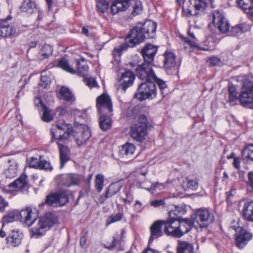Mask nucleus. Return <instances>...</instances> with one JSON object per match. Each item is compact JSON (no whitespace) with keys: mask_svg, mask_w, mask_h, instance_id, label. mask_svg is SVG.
Segmentation results:
<instances>
[{"mask_svg":"<svg viewBox=\"0 0 253 253\" xmlns=\"http://www.w3.org/2000/svg\"><path fill=\"white\" fill-rule=\"evenodd\" d=\"M32 213V210L29 207L20 211H18V220L28 226H33L31 229L32 236L41 237L45 234L52 226L58 223V217L52 212H46L39 219L35 217L33 219Z\"/></svg>","mask_w":253,"mask_h":253,"instance_id":"obj_1","label":"nucleus"},{"mask_svg":"<svg viewBox=\"0 0 253 253\" xmlns=\"http://www.w3.org/2000/svg\"><path fill=\"white\" fill-rule=\"evenodd\" d=\"M157 24L149 20L140 26H136L131 29L125 38V42L119 47L115 48L113 52L114 57H120L122 52L128 47H133L143 42L145 39H151L155 36Z\"/></svg>","mask_w":253,"mask_h":253,"instance_id":"obj_2","label":"nucleus"},{"mask_svg":"<svg viewBox=\"0 0 253 253\" xmlns=\"http://www.w3.org/2000/svg\"><path fill=\"white\" fill-rule=\"evenodd\" d=\"M237 81L241 86L239 102L244 107H250L253 104V78L247 75L237 77Z\"/></svg>","mask_w":253,"mask_h":253,"instance_id":"obj_3","label":"nucleus"},{"mask_svg":"<svg viewBox=\"0 0 253 253\" xmlns=\"http://www.w3.org/2000/svg\"><path fill=\"white\" fill-rule=\"evenodd\" d=\"M76 70L74 69L69 64L68 60L65 57L61 58L57 62V66L71 74H77L81 77L87 75L88 66L84 59H76L75 61Z\"/></svg>","mask_w":253,"mask_h":253,"instance_id":"obj_4","label":"nucleus"},{"mask_svg":"<svg viewBox=\"0 0 253 253\" xmlns=\"http://www.w3.org/2000/svg\"><path fill=\"white\" fill-rule=\"evenodd\" d=\"M192 218L200 228L203 229L207 228L214 221V216L208 209L202 208L195 211Z\"/></svg>","mask_w":253,"mask_h":253,"instance_id":"obj_5","label":"nucleus"},{"mask_svg":"<svg viewBox=\"0 0 253 253\" xmlns=\"http://www.w3.org/2000/svg\"><path fill=\"white\" fill-rule=\"evenodd\" d=\"M73 131V128L71 125L64 122L61 124L57 123L53 125L50 129L52 138L57 139L59 141H65L69 139Z\"/></svg>","mask_w":253,"mask_h":253,"instance_id":"obj_6","label":"nucleus"},{"mask_svg":"<svg viewBox=\"0 0 253 253\" xmlns=\"http://www.w3.org/2000/svg\"><path fill=\"white\" fill-rule=\"evenodd\" d=\"M156 87L154 81L144 82L139 84L134 97L139 101H143L153 96H156Z\"/></svg>","mask_w":253,"mask_h":253,"instance_id":"obj_7","label":"nucleus"},{"mask_svg":"<svg viewBox=\"0 0 253 253\" xmlns=\"http://www.w3.org/2000/svg\"><path fill=\"white\" fill-rule=\"evenodd\" d=\"M152 66V63L144 61L142 64L138 66L135 69L137 76L145 82L154 81V80L156 79V75Z\"/></svg>","mask_w":253,"mask_h":253,"instance_id":"obj_8","label":"nucleus"},{"mask_svg":"<svg viewBox=\"0 0 253 253\" xmlns=\"http://www.w3.org/2000/svg\"><path fill=\"white\" fill-rule=\"evenodd\" d=\"M68 201V193L64 191L53 193L46 196L44 204L53 207H59L64 206Z\"/></svg>","mask_w":253,"mask_h":253,"instance_id":"obj_9","label":"nucleus"},{"mask_svg":"<svg viewBox=\"0 0 253 253\" xmlns=\"http://www.w3.org/2000/svg\"><path fill=\"white\" fill-rule=\"evenodd\" d=\"M79 146L85 144L91 136L90 131L87 126L80 125L77 126L71 133Z\"/></svg>","mask_w":253,"mask_h":253,"instance_id":"obj_10","label":"nucleus"},{"mask_svg":"<svg viewBox=\"0 0 253 253\" xmlns=\"http://www.w3.org/2000/svg\"><path fill=\"white\" fill-rule=\"evenodd\" d=\"M212 22L221 33L224 34L229 31L230 24L224 15L219 11H215L212 13Z\"/></svg>","mask_w":253,"mask_h":253,"instance_id":"obj_11","label":"nucleus"},{"mask_svg":"<svg viewBox=\"0 0 253 253\" xmlns=\"http://www.w3.org/2000/svg\"><path fill=\"white\" fill-rule=\"evenodd\" d=\"M96 107L99 114H111L113 107L110 96L104 93L99 96L96 99Z\"/></svg>","mask_w":253,"mask_h":253,"instance_id":"obj_12","label":"nucleus"},{"mask_svg":"<svg viewBox=\"0 0 253 253\" xmlns=\"http://www.w3.org/2000/svg\"><path fill=\"white\" fill-rule=\"evenodd\" d=\"M195 3L192 6H187L184 4L182 7L183 14L186 17L195 15L197 16L199 15V11H203L206 8L207 3L211 0H195Z\"/></svg>","mask_w":253,"mask_h":253,"instance_id":"obj_13","label":"nucleus"},{"mask_svg":"<svg viewBox=\"0 0 253 253\" xmlns=\"http://www.w3.org/2000/svg\"><path fill=\"white\" fill-rule=\"evenodd\" d=\"M147 134V128L144 124H133L130 128L129 135L135 141L142 143L145 139Z\"/></svg>","mask_w":253,"mask_h":253,"instance_id":"obj_14","label":"nucleus"},{"mask_svg":"<svg viewBox=\"0 0 253 253\" xmlns=\"http://www.w3.org/2000/svg\"><path fill=\"white\" fill-rule=\"evenodd\" d=\"M135 146L131 143L126 142L119 147V158L121 161H130L134 157Z\"/></svg>","mask_w":253,"mask_h":253,"instance_id":"obj_15","label":"nucleus"},{"mask_svg":"<svg viewBox=\"0 0 253 253\" xmlns=\"http://www.w3.org/2000/svg\"><path fill=\"white\" fill-rule=\"evenodd\" d=\"M194 224V221L192 218H183L178 221L176 238H180L188 233L193 228Z\"/></svg>","mask_w":253,"mask_h":253,"instance_id":"obj_16","label":"nucleus"},{"mask_svg":"<svg viewBox=\"0 0 253 253\" xmlns=\"http://www.w3.org/2000/svg\"><path fill=\"white\" fill-rule=\"evenodd\" d=\"M35 103L39 110L42 112V119L45 122H50L53 120L54 114L52 110L48 108L42 101L40 98L35 99Z\"/></svg>","mask_w":253,"mask_h":253,"instance_id":"obj_17","label":"nucleus"},{"mask_svg":"<svg viewBox=\"0 0 253 253\" xmlns=\"http://www.w3.org/2000/svg\"><path fill=\"white\" fill-rule=\"evenodd\" d=\"M164 227V232L168 236L176 238L178 221L168 218L161 220Z\"/></svg>","mask_w":253,"mask_h":253,"instance_id":"obj_18","label":"nucleus"},{"mask_svg":"<svg viewBox=\"0 0 253 253\" xmlns=\"http://www.w3.org/2000/svg\"><path fill=\"white\" fill-rule=\"evenodd\" d=\"M236 234V244L239 248H243L252 238V234L242 228H238Z\"/></svg>","mask_w":253,"mask_h":253,"instance_id":"obj_19","label":"nucleus"},{"mask_svg":"<svg viewBox=\"0 0 253 253\" xmlns=\"http://www.w3.org/2000/svg\"><path fill=\"white\" fill-rule=\"evenodd\" d=\"M157 51V47L156 46L150 43L147 44L142 49L141 51L144 61L149 63H152Z\"/></svg>","mask_w":253,"mask_h":253,"instance_id":"obj_20","label":"nucleus"},{"mask_svg":"<svg viewBox=\"0 0 253 253\" xmlns=\"http://www.w3.org/2000/svg\"><path fill=\"white\" fill-rule=\"evenodd\" d=\"M161 220H157L154 222L150 227V236L149 239V243H152L155 239H156L163 235L162 227H163Z\"/></svg>","mask_w":253,"mask_h":253,"instance_id":"obj_21","label":"nucleus"},{"mask_svg":"<svg viewBox=\"0 0 253 253\" xmlns=\"http://www.w3.org/2000/svg\"><path fill=\"white\" fill-rule=\"evenodd\" d=\"M57 144L59 150V157L60 162V168L64 167L66 163H67L70 158V150L68 147L57 142Z\"/></svg>","mask_w":253,"mask_h":253,"instance_id":"obj_22","label":"nucleus"},{"mask_svg":"<svg viewBox=\"0 0 253 253\" xmlns=\"http://www.w3.org/2000/svg\"><path fill=\"white\" fill-rule=\"evenodd\" d=\"M135 79L134 74L129 70H126L122 74L120 81L122 82V88L125 91L131 86Z\"/></svg>","mask_w":253,"mask_h":253,"instance_id":"obj_23","label":"nucleus"},{"mask_svg":"<svg viewBox=\"0 0 253 253\" xmlns=\"http://www.w3.org/2000/svg\"><path fill=\"white\" fill-rule=\"evenodd\" d=\"M129 0H116L111 5V12L114 15L121 11H125L129 6Z\"/></svg>","mask_w":253,"mask_h":253,"instance_id":"obj_24","label":"nucleus"},{"mask_svg":"<svg viewBox=\"0 0 253 253\" xmlns=\"http://www.w3.org/2000/svg\"><path fill=\"white\" fill-rule=\"evenodd\" d=\"M6 161L9 164V166L8 168L4 171V174L6 178H13L17 174L18 163L17 161L14 159H7Z\"/></svg>","mask_w":253,"mask_h":253,"instance_id":"obj_25","label":"nucleus"},{"mask_svg":"<svg viewBox=\"0 0 253 253\" xmlns=\"http://www.w3.org/2000/svg\"><path fill=\"white\" fill-rule=\"evenodd\" d=\"M164 66L167 70L175 69L176 65V56L173 53L166 51L164 54Z\"/></svg>","mask_w":253,"mask_h":253,"instance_id":"obj_26","label":"nucleus"},{"mask_svg":"<svg viewBox=\"0 0 253 253\" xmlns=\"http://www.w3.org/2000/svg\"><path fill=\"white\" fill-rule=\"evenodd\" d=\"M28 183V176L25 173H23L13 182L9 183L8 187L16 188L18 190H22L27 186Z\"/></svg>","mask_w":253,"mask_h":253,"instance_id":"obj_27","label":"nucleus"},{"mask_svg":"<svg viewBox=\"0 0 253 253\" xmlns=\"http://www.w3.org/2000/svg\"><path fill=\"white\" fill-rule=\"evenodd\" d=\"M242 213L247 220L253 221V201L247 202L244 204Z\"/></svg>","mask_w":253,"mask_h":253,"instance_id":"obj_28","label":"nucleus"},{"mask_svg":"<svg viewBox=\"0 0 253 253\" xmlns=\"http://www.w3.org/2000/svg\"><path fill=\"white\" fill-rule=\"evenodd\" d=\"M60 98L66 102L72 103L76 100L74 95L69 88L62 86L59 90Z\"/></svg>","mask_w":253,"mask_h":253,"instance_id":"obj_29","label":"nucleus"},{"mask_svg":"<svg viewBox=\"0 0 253 253\" xmlns=\"http://www.w3.org/2000/svg\"><path fill=\"white\" fill-rule=\"evenodd\" d=\"M228 102L231 105L236 104L237 101H239V93L237 91L236 87L233 84H229L228 86Z\"/></svg>","mask_w":253,"mask_h":253,"instance_id":"obj_30","label":"nucleus"},{"mask_svg":"<svg viewBox=\"0 0 253 253\" xmlns=\"http://www.w3.org/2000/svg\"><path fill=\"white\" fill-rule=\"evenodd\" d=\"M99 127L102 130H106L111 126V114H99Z\"/></svg>","mask_w":253,"mask_h":253,"instance_id":"obj_31","label":"nucleus"},{"mask_svg":"<svg viewBox=\"0 0 253 253\" xmlns=\"http://www.w3.org/2000/svg\"><path fill=\"white\" fill-rule=\"evenodd\" d=\"M193 246L185 241H179L177 247L178 253H193Z\"/></svg>","mask_w":253,"mask_h":253,"instance_id":"obj_32","label":"nucleus"},{"mask_svg":"<svg viewBox=\"0 0 253 253\" xmlns=\"http://www.w3.org/2000/svg\"><path fill=\"white\" fill-rule=\"evenodd\" d=\"M22 236L18 231L12 230L11 233L7 237L8 242H10L13 246H16L21 243Z\"/></svg>","mask_w":253,"mask_h":253,"instance_id":"obj_33","label":"nucleus"},{"mask_svg":"<svg viewBox=\"0 0 253 253\" xmlns=\"http://www.w3.org/2000/svg\"><path fill=\"white\" fill-rule=\"evenodd\" d=\"M243 160L248 163L253 162V144L247 145L242 151Z\"/></svg>","mask_w":253,"mask_h":253,"instance_id":"obj_34","label":"nucleus"},{"mask_svg":"<svg viewBox=\"0 0 253 253\" xmlns=\"http://www.w3.org/2000/svg\"><path fill=\"white\" fill-rule=\"evenodd\" d=\"M121 198L123 202L128 205H130L133 199V196L131 193L130 187H125L124 188L121 194Z\"/></svg>","mask_w":253,"mask_h":253,"instance_id":"obj_35","label":"nucleus"},{"mask_svg":"<svg viewBox=\"0 0 253 253\" xmlns=\"http://www.w3.org/2000/svg\"><path fill=\"white\" fill-rule=\"evenodd\" d=\"M36 8V4L34 0H24L21 6V10L29 14L32 13Z\"/></svg>","mask_w":253,"mask_h":253,"instance_id":"obj_36","label":"nucleus"},{"mask_svg":"<svg viewBox=\"0 0 253 253\" xmlns=\"http://www.w3.org/2000/svg\"><path fill=\"white\" fill-rule=\"evenodd\" d=\"M18 220V211L13 210L8 212L2 218V228L5 224Z\"/></svg>","mask_w":253,"mask_h":253,"instance_id":"obj_37","label":"nucleus"},{"mask_svg":"<svg viewBox=\"0 0 253 253\" xmlns=\"http://www.w3.org/2000/svg\"><path fill=\"white\" fill-rule=\"evenodd\" d=\"M236 1L239 7L245 13L253 9V0H236Z\"/></svg>","mask_w":253,"mask_h":253,"instance_id":"obj_38","label":"nucleus"},{"mask_svg":"<svg viewBox=\"0 0 253 253\" xmlns=\"http://www.w3.org/2000/svg\"><path fill=\"white\" fill-rule=\"evenodd\" d=\"M124 216V212L123 209L119 210V212L115 214H112L107 219L106 225H109L113 223L120 221Z\"/></svg>","mask_w":253,"mask_h":253,"instance_id":"obj_39","label":"nucleus"},{"mask_svg":"<svg viewBox=\"0 0 253 253\" xmlns=\"http://www.w3.org/2000/svg\"><path fill=\"white\" fill-rule=\"evenodd\" d=\"M104 181V177L102 174H98L96 175L95 180V188L98 193H100L103 189Z\"/></svg>","mask_w":253,"mask_h":253,"instance_id":"obj_40","label":"nucleus"},{"mask_svg":"<svg viewBox=\"0 0 253 253\" xmlns=\"http://www.w3.org/2000/svg\"><path fill=\"white\" fill-rule=\"evenodd\" d=\"M123 187V184L120 182H116L112 183L107 188L111 195L112 196L120 191Z\"/></svg>","mask_w":253,"mask_h":253,"instance_id":"obj_41","label":"nucleus"},{"mask_svg":"<svg viewBox=\"0 0 253 253\" xmlns=\"http://www.w3.org/2000/svg\"><path fill=\"white\" fill-rule=\"evenodd\" d=\"M111 2L112 0H98L96 3V7L99 11L104 13L108 9L109 4Z\"/></svg>","mask_w":253,"mask_h":253,"instance_id":"obj_42","label":"nucleus"},{"mask_svg":"<svg viewBox=\"0 0 253 253\" xmlns=\"http://www.w3.org/2000/svg\"><path fill=\"white\" fill-rule=\"evenodd\" d=\"M53 53V48L49 45L44 44L41 49L40 53L43 57L46 58L51 55Z\"/></svg>","mask_w":253,"mask_h":253,"instance_id":"obj_43","label":"nucleus"},{"mask_svg":"<svg viewBox=\"0 0 253 253\" xmlns=\"http://www.w3.org/2000/svg\"><path fill=\"white\" fill-rule=\"evenodd\" d=\"M39 169H45L46 170L51 171L53 169L49 162L43 159V157L40 156V166Z\"/></svg>","mask_w":253,"mask_h":253,"instance_id":"obj_44","label":"nucleus"},{"mask_svg":"<svg viewBox=\"0 0 253 253\" xmlns=\"http://www.w3.org/2000/svg\"><path fill=\"white\" fill-rule=\"evenodd\" d=\"M187 182V188L192 190H196L198 188V182L197 179H190L188 178H186Z\"/></svg>","mask_w":253,"mask_h":253,"instance_id":"obj_45","label":"nucleus"},{"mask_svg":"<svg viewBox=\"0 0 253 253\" xmlns=\"http://www.w3.org/2000/svg\"><path fill=\"white\" fill-rule=\"evenodd\" d=\"M69 180L71 183L68 184L67 186L70 187L73 185H78L81 181L80 175L77 174H71L69 176Z\"/></svg>","mask_w":253,"mask_h":253,"instance_id":"obj_46","label":"nucleus"},{"mask_svg":"<svg viewBox=\"0 0 253 253\" xmlns=\"http://www.w3.org/2000/svg\"><path fill=\"white\" fill-rule=\"evenodd\" d=\"M133 10L132 14L136 15L140 13L142 11L141 3L140 1H135L134 4H132Z\"/></svg>","mask_w":253,"mask_h":253,"instance_id":"obj_47","label":"nucleus"},{"mask_svg":"<svg viewBox=\"0 0 253 253\" xmlns=\"http://www.w3.org/2000/svg\"><path fill=\"white\" fill-rule=\"evenodd\" d=\"M181 214L177 211H176L174 210H172L169 212V218L171 219L172 220H174L175 221H179L180 220L183 219L181 218Z\"/></svg>","mask_w":253,"mask_h":253,"instance_id":"obj_48","label":"nucleus"},{"mask_svg":"<svg viewBox=\"0 0 253 253\" xmlns=\"http://www.w3.org/2000/svg\"><path fill=\"white\" fill-rule=\"evenodd\" d=\"M50 82V80L47 76L42 75L41 77V82L39 84V87L45 88L49 84Z\"/></svg>","mask_w":253,"mask_h":253,"instance_id":"obj_49","label":"nucleus"},{"mask_svg":"<svg viewBox=\"0 0 253 253\" xmlns=\"http://www.w3.org/2000/svg\"><path fill=\"white\" fill-rule=\"evenodd\" d=\"M16 31V28L13 27L12 26L7 24L6 30V33H5V38L8 37H14L17 35Z\"/></svg>","mask_w":253,"mask_h":253,"instance_id":"obj_50","label":"nucleus"},{"mask_svg":"<svg viewBox=\"0 0 253 253\" xmlns=\"http://www.w3.org/2000/svg\"><path fill=\"white\" fill-rule=\"evenodd\" d=\"M7 22L6 20L0 19V36L5 38Z\"/></svg>","mask_w":253,"mask_h":253,"instance_id":"obj_51","label":"nucleus"},{"mask_svg":"<svg viewBox=\"0 0 253 253\" xmlns=\"http://www.w3.org/2000/svg\"><path fill=\"white\" fill-rule=\"evenodd\" d=\"M154 83H156L157 84L158 86L159 87V89L161 91V93L162 94H164V90L167 87L166 83L164 81H163V80H162L160 79H158L157 77H156V79L154 80Z\"/></svg>","mask_w":253,"mask_h":253,"instance_id":"obj_52","label":"nucleus"},{"mask_svg":"<svg viewBox=\"0 0 253 253\" xmlns=\"http://www.w3.org/2000/svg\"><path fill=\"white\" fill-rule=\"evenodd\" d=\"M85 84L90 87H93L97 85V83L95 79L92 78H85L84 79Z\"/></svg>","mask_w":253,"mask_h":253,"instance_id":"obj_53","label":"nucleus"},{"mask_svg":"<svg viewBox=\"0 0 253 253\" xmlns=\"http://www.w3.org/2000/svg\"><path fill=\"white\" fill-rule=\"evenodd\" d=\"M29 166L32 168H39L40 166V160L37 158L32 157L29 162Z\"/></svg>","mask_w":253,"mask_h":253,"instance_id":"obj_54","label":"nucleus"},{"mask_svg":"<svg viewBox=\"0 0 253 253\" xmlns=\"http://www.w3.org/2000/svg\"><path fill=\"white\" fill-rule=\"evenodd\" d=\"M148 123L147 117L144 114H141L138 117L137 122L134 124L139 125L144 124L147 127Z\"/></svg>","mask_w":253,"mask_h":253,"instance_id":"obj_55","label":"nucleus"},{"mask_svg":"<svg viewBox=\"0 0 253 253\" xmlns=\"http://www.w3.org/2000/svg\"><path fill=\"white\" fill-rule=\"evenodd\" d=\"M90 191V185L89 183L84 187L83 189L80 192V195L77 200L82 197H84L88 194Z\"/></svg>","mask_w":253,"mask_h":253,"instance_id":"obj_56","label":"nucleus"},{"mask_svg":"<svg viewBox=\"0 0 253 253\" xmlns=\"http://www.w3.org/2000/svg\"><path fill=\"white\" fill-rule=\"evenodd\" d=\"M236 193V190L234 187H231L230 190L226 193V201L228 203H232L231 198Z\"/></svg>","mask_w":253,"mask_h":253,"instance_id":"obj_57","label":"nucleus"},{"mask_svg":"<svg viewBox=\"0 0 253 253\" xmlns=\"http://www.w3.org/2000/svg\"><path fill=\"white\" fill-rule=\"evenodd\" d=\"M183 41L185 43L188 44L190 47L193 48H197L198 49H200V47L197 45L196 41H192L191 40L186 38H184Z\"/></svg>","mask_w":253,"mask_h":253,"instance_id":"obj_58","label":"nucleus"},{"mask_svg":"<svg viewBox=\"0 0 253 253\" xmlns=\"http://www.w3.org/2000/svg\"><path fill=\"white\" fill-rule=\"evenodd\" d=\"M118 242V240L117 239V237H116L115 236H113V241H112L111 244L109 246L104 245V247L105 248L111 250H112L115 247V246L117 245Z\"/></svg>","mask_w":253,"mask_h":253,"instance_id":"obj_59","label":"nucleus"},{"mask_svg":"<svg viewBox=\"0 0 253 253\" xmlns=\"http://www.w3.org/2000/svg\"><path fill=\"white\" fill-rule=\"evenodd\" d=\"M8 203L5 199L0 196V211L3 212L6 207L8 206Z\"/></svg>","mask_w":253,"mask_h":253,"instance_id":"obj_60","label":"nucleus"},{"mask_svg":"<svg viewBox=\"0 0 253 253\" xmlns=\"http://www.w3.org/2000/svg\"><path fill=\"white\" fill-rule=\"evenodd\" d=\"M112 197V196L107 189L105 193L103 194L99 198V202L101 204H103L108 197Z\"/></svg>","mask_w":253,"mask_h":253,"instance_id":"obj_61","label":"nucleus"},{"mask_svg":"<svg viewBox=\"0 0 253 253\" xmlns=\"http://www.w3.org/2000/svg\"><path fill=\"white\" fill-rule=\"evenodd\" d=\"M165 204L164 200H154L151 202V205L154 207H159L164 206Z\"/></svg>","mask_w":253,"mask_h":253,"instance_id":"obj_62","label":"nucleus"},{"mask_svg":"<svg viewBox=\"0 0 253 253\" xmlns=\"http://www.w3.org/2000/svg\"><path fill=\"white\" fill-rule=\"evenodd\" d=\"M248 185L250 186L252 191H253V172L251 171L249 172L248 175Z\"/></svg>","mask_w":253,"mask_h":253,"instance_id":"obj_63","label":"nucleus"},{"mask_svg":"<svg viewBox=\"0 0 253 253\" xmlns=\"http://www.w3.org/2000/svg\"><path fill=\"white\" fill-rule=\"evenodd\" d=\"M210 63L212 66L218 65L220 62V60L216 57H212L209 59Z\"/></svg>","mask_w":253,"mask_h":253,"instance_id":"obj_64","label":"nucleus"}]
</instances>
